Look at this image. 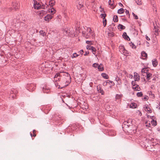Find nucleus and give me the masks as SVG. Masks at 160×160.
Masks as SVG:
<instances>
[{"label":"nucleus","instance_id":"f257e3e1","mask_svg":"<svg viewBox=\"0 0 160 160\" xmlns=\"http://www.w3.org/2000/svg\"><path fill=\"white\" fill-rule=\"evenodd\" d=\"M63 76L64 77L62 79L63 82L65 83H67L68 84H65L63 87H66L71 82V78L70 75L68 73L65 72V74Z\"/></svg>","mask_w":160,"mask_h":160},{"label":"nucleus","instance_id":"f03ea898","mask_svg":"<svg viewBox=\"0 0 160 160\" xmlns=\"http://www.w3.org/2000/svg\"><path fill=\"white\" fill-rule=\"evenodd\" d=\"M62 75H60V73L59 72H58L55 75L54 78V80L56 81L55 82V84L57 87H58V88H62V87L61 88L59 85H58V83L57 82V81H59L61 79V78L60 77H61Z\"/></svg>","mask_w":160,"mask_h":160},{"label":"nucleus","instance_id":"7ed1b4c3","mask_svg":"<svg viewBox=\"0 0 160 160\" xmlns=\"http://www.w3.org/2000/svg\"><path fill=\"white\" fill-rule=\"evenodd\" d=\"M48 5L47 4L46 6H45V5H44L43 4H42V5L39 3H38L36 2V3H34V7L35 9H39L41 8H43L44 9H46V8L48 7Z\"/></svg>","mask_w":160,"mask_h":160},{"label":"nucleus","instance_id":"20e7f679","mask_svg":"<svg viewBox=\"0 0 160 160\" xmlns=\"http://www.w3.org/2000/svg\"><path fill=\"white\" fill-rule=\"evenodd\" d=\"M18 92L17 90L16 89H13L10 92L9 98L13 99L16 96V94Z\"/></svg>","mask_w":160,"mask_h":160},{"label":"nucleus","instance_id":"39448f33","mask_svg":"<svg viewBox=\"0 0 160 160\" xmlns=\"http://www.w3.org/2000/svg\"><path fill=\"white\" fill-rule=\"evenodd\" d=\"M36 88L35 84L30 83L28 84L27 86V89L30 91L32 92L34 91Z\"/></svg>","mask_w":160,"mask_h":160},{"label":"nucleus","instance_id":"423d86ee","mask_svg":"<svg viewBox=\"0 0 160 160\" xmlns=\"http://www.w3.org/2000/svg\"><path fill=\"white\" fill-rule=\"evenodd\" d=\"M153 31L154 32V34L156 36L158 35L159 34L158 27L157 26V25H155L154 23H153Z\"/></svg>","mask_w":160,"mask_h":160},{"label":"nucleus","instance_id":"0eeeda50","mask_svg":"<svg viewBox=\"0 0 160 160\" xmlns=\"http://www.w3.org/2000/svg\"><path fill=\"white\" fill-rule=\"evenodd\" d=\"M52 18V15L48 14L44 17V20L48 22L51 20Z\"/></svg>","mask_w":160,"mask_h":160},{"label":"nucleus","instance_id":"6e6552de","mask_svg":"<svg viewBox=\"0 0 160 160\" xmlns=\"http://www.w3.org/2000/svg\"><path fill=\"white\" fill-rule=\"evenodd\" d=\"M97 89L98 92L101 93L102 95H103L104 94V91L100 86H97Z\"/></svg>","mask_w":160,"mask_h":160},{"label":"nucleus","instance_id":"1a4fd4ad","mask_svg":"<svg viewBox=\"0 0 160 160\" xmlns=\"http://www.w3.org/2000/svg\"><path fill=\"white\" fill-rule=\"evenodd\" d=\"M134 78L135 81H138L140 80L139 75L137 73H134Z\"/></svg>","mask_w":160,"mask_h":160},{"label":"nucleus","instance_id":"9d476101","mask_svg":"<svg viewBox=\"0 0 160 160\" xmlns=\"http://www.w3.org/2000/svg\"><path fill=\"white\" fill-rule=\"evenodd\" d=\"M141 54L142 56L143 57V59H145L147 58L148 55L145 52L142 51L141 52Z\"/></svg>","mask_w":160,"mask_h":160},{"label":"nucleus","instance_id":"9b49d317","mask_svg":"<svg viewBox=\"0 0 160 160\" xmlns=\"http://www.w3.org/2000/svg\"><path fill=\"white\" fill-rule=\"evenodd\" d=\"M152 62L153 66L154 67H156L158 65V62L156 59H154L152 60Z\"/></svg>","mask_w":160,"mask_h":160},{"label":"nucleus","instance_id":"f8f14e48","mask_svg":"<svg viewBox=\"0 0 160 160\" xmlns=\"http://www.w3.org/2000/svg\"><path fill=\"white\" fill-rule=\"evenodd\" d=\"M43 92L44 93H48L50 91L49 88H47L46 87H43L42 89Z\"/></svg>","mask_w":160,"mask_h":160},{"label":"nucleus","instance_id":"ddd939ff","mask_svg":"<svg viewBox=\"0 0 160 160\" xmlns=\"http://www.w3.org/2000/svg\"><path fill=\"white\" fill-rule=\"evenodd\" d=\"M55 1L54 0H51L49 3V5L51 7H52L55 4Z\"/></svg>","mask_w":160,"mask_h":160},{"label":"nucleus","instance_id":"4468645a","mask_svg":"<svg viewBox=\"0 0 160 160\" xmlns=\"http://www.w3.org/2000/svg\"><path fill=\"white\" fill-rule=\"evenodd\" d=\"M132 120L131 119L128 120V121H125L124 122V125H126L128 127H129L130 126V124L131 123Z\"/></svg>","mask_w":160,"mask_h":160},{"label":"nucleus","instance_id":"2eb2a0df","mask_svg":"<svg viewBox=\"0 0 160 160\" xmlns=\"http://www.w3.org/2000/svg\"><path fill=\"white\" fill-rule=\"evenodd\" d=\"M13 6L15 9L17 10L18 8L19 4L18 3H13Z\"/></svg>","mask_w":160,"mask_h":160},{"label":"nucleus","instance_id":"dca6fc26","mask_svg":"<svg viewBox=\"0 0 160 160\" xmlns=\"http://www.w3.org/2000/svg\"><path fill=\"white\" fill-rule=\"evenodd\" d=\"M145 110L148 112L149 113L152 112V110L151 108L148 107V105H145Z\"/></svg>","mask_w":160,"mask_h":160},{"label":"nucleus","instance_id":"f3484780","mask_svg":"<svg viewBox=\"0 0 160 160\" xmlns=\"http://www.w3.org/2000/svg\"><path fill=\"white\" fill-rule=\"evenodd\" d=\"M124 12V10L123 8H121L118 10V14H122Z\"/></svg>","mask_w":160,"mask_h":160},{"label":"nucleus","instance_id":"a211bd4d","mask_svg":"<svg viewBox=\"0 0 160 160\" xmlns=\"http://www.w3.org/2000/svg\"><path fill=\"white\" fill-rule=\"evenodd\" d=\"M101 75L102 77L104 78L107 79L108 78V74L105 73H102L101 74Z\"/></svg>","mask_w":160,"mask_h":160},{"label":"nucleus","instance_id":"6ab92c4d","mask_svg":"<svg viewBox=\"0 0 160 160\" xmlns=\"http://www.w3.org/2000/svg\"><path fill=\"white\" fill-rule=\"evenodd\" d=\"M137 106V104L135 103H132L130 105V108H136Z\"/></svg>","mask_w":160,"mask_h":160},{"label":"nucleus","instance_id":"aec40b11","mask_svg":"<svg viewBox=\"0 0 160 160\" xmlns=\"http://www.w3.org/2000/svg\"><path fill=\"white\" fill-rule=\"evenodd\" d=\"M118 29H121L122 30L124 29L125 28V26L119 24L118 26Z\"/></svg>","mask_w":160,"mask_h":160},{"label":"nucleus","instance_id":"412c9836","mask_svg":"<svg viewBox=\"0 0 160 160\" xmlns=\"http://www.w3.org/2000/svg\"><path fill=\"white\" fill-rule=\"evenodd\" d=\"M133 89H134L135 91H139L140 90V88L139 87V85H136V86L134 87H133Z\"/></svg>","mask_w":160,"mask_h":160},{"label":"nucleus","instance_id":"4be33fe9","mask_svg":"<svg viewBox=\"0 0 160 160\" xmlns=\"http://www.w3.org/2000/svg\"><path fill=\"white\" fill-rule=\"evenodd\" d=\"M76 2L78 3L79 6H77L78 8H81V7L83 6L82 4V2H78V0H77Z\"/></svg>","mask_w":160,"mask_h":160},{"label":"nucleus","instance_id":"5701e85b","mask_svg":"<svg viewBox=\"0 0 160 160\" xmlns=\"http://www.w3.org/2000/svg\"><path fill=\"white\" fill-rule=\"evenodd\" d=\"M82 32L83 35L84 37H85L86 38H89L90 34H89L88 33L86 34V33H84V32Z\"/></svg>","mask_w":160,"mask_h":160},{"label":"nucleus","instance_id":"b1692460","mask_svg":"<svg viewBox=\"0 0 160 160\" xmlns=\"http://www.w3.org/2000/svg\"><path fill=\"white\" fill-rule=\"evenodd\" d=\"M122 97V94H117L116 95L115 99H120Z\"/></svg>","mask_w":160,"mask_h":160},{"label":"nucleus","instance_id":"393cba45","mask_svg":"<svg viewBox=\"0 0 160 160\" xmlns=\"http://www.w3.org/2000/svg\"><path fill=\"white\" fill-rule=\"evenodd\" d=\"M147 75V79L148 80H149L150 79V77L152 75V74L150 73H148L147 72H146Z\"/></svg>","mask_w":160,"mask_h":160},{"label":"nucleus","instance_id":"a878e982","mask_svg":"<svg viewBox=\"0 0 160 160\" xmlns=\"http://www.w3.org/2000/svg\"><path fill=\"white\" fill-rule=\"evenodd\" d=\"M91 48V50H92V53L93 54H95L96 53V49L93 46Z\"/></svg>","mask_w":160,"mask_h":160},{"label":"nucleus","instance_id":"bb28decb","mask_svg":"<svg viewBox=\"0 0 160 160\" xmlns=\"http://www.w3.org/2000/svg\"><path fill=\"white\" fill-rule=\"evenodd\" d=\"M101 65H102L101 64L99 65L98 66V68L99 71H102L104 69L103 67L101 66Z\"/></svg>","mask_w":160,"mask_h":160},{"label":"nucleus","instance_id":"cd10ccee","mask_svg":"<svg viewBox=\"0 0 160 160\" xmlns=\"http://www.w3.org/2000/svg\"><path fill=\"white\" fill-rule=\"evenodd\" d=\"M113 21L115 22H117L118 21V17L117 15H114L113 18Z\"/></svg>","mask_w":160,"mask_h":160},{"label":"nucleus","instance_id":"c85d7f7f","mask_svg":"<svg viewBox=\"0 0 160 160\" xmlns=\"http://www.w3.org/2000/svg\"><path fill=\"white\" fill-rule=\"evenodd\" d=\"M148 70H149L148 68H145L142 69L141 71L142 73L144 72L146 73V72H148Z\"/></svg>","mask_w":160,"mask_h":160},{"label":"nucleus","instance_id":"c756f323","mask_svg":"<svg viewBox=\"0 0 160 160\" xmlns=\"http://www.w3.org/2000/svg\"><path fill=\"white\" fill-rule=\"evenodd\" d=\"M87 31L89 34H92L93 33V32L91 28H87Z\"/></svg>","mask_w":160,"mask_h":160},{"label":"nucleus","instance_id":"7c9ffc66","mask_svg":"<svg viewBox=\"0 0 160 160\" xmlns=\"http://www.w3.org/2000/svg\"><path fill=\"white\" fill-rule=\"evenodd\" d=\"M130 46L132 47L133 48H136V47L134 45V44L132 43V42L129 43Z\"/></svg>","mask_w":160,"mask_h":160},{"label":"nucleus","instance_id":"2f4dec72","mask_svg":"<svg viewBox=\"0 0 160 160\" xmlns=\"http://www.w3.org/2000/svg\"><path fill=\"white\" fill-rule=\"evenodd\" d=\"M152 124L154 126H155L157 125V122L156 121H155L154 119H152V120L151 122Z\"/></svg>","mask_w":160,"mask_h":160},{"label":"nucleus","instance_id":"473e14b6","mask_svg":"<svg viewBox=\"0 0 160 160\" xmlns=\"http://www.w3.org/2000/svg\"><path fill=\"white\" fill-rule=\"evenodd\" d=\"M135 1L138 5H141L142 4L141 0H135Z\"/></svg>","mask_w":160,"mask_h":160},{"label":"nucleus","instance_id":"72a5a7b5","mask_svg":"<svg viewBox=\"0 0 160 160\" xmlns=\"http://www.w3.org/2000/svg\"><path fill=\"white\" fill-rule=\"evenodd\" d=\"M115 80L117 82H118L119 84L121 83V80L120 79V78L118 77V76H117V77L115 78Z\"/></svg>","mask_w":160,"mask_h":160},{"label":"nucleus","instance_id":"f704fd0d","mask_svg":"<svg viewBox=\"0 0 160 160\" xmlns=\"http://www.w3.org/2000/svg\"><path fill=\"white\" fill-rule=\"evenodd\" d=\"M142 95L143 94L141 92H138L137 94V95L138 97H141Z\"/></svg>","mask_w":160,"mask_h":160},{"label":"nucleus","instance_id":"c9c22d12","mask_svg":"<svg viewBox=\"0 0 160 160\" xmlns=\"http://www.w3.org/2000/svg\"><path fill=\"white\" fill-rule=\"evenodd\" d=\"M107 82H108L109 84H111V85L113 86L114 85V83L113 81H110L109 80H107Z\"/></svg>","mask_w":160,"mask_h":160},{"label":"nucleus","instance_id":"e433bc0d","mask_svg":"<svg viewBox=\"0 0 160 160\" xmlns=\"http://www.w3.org/2000/svg\"><path fill=\"white\" fill-rule=\"evenodd\" d=\"M107 24V20L106 19H105L104 20L103 19V25L104 27L106 26Z\"/></svg>","mask_w":160,"mask_h":160},{"label":"nucleus","instance_id":"4c0bfd02","mask_svg":"<svg viewBox=\"0 0 160 160\" xmlns=\"http://www.w3.org/2000/svg\"><path fill=\"white\" fill-rule=\"evenodd\" d=\"M100 16L101 17V18H103V20L105 19V17L106 16V14H101Z\"/></svg>","mask_w":160,"mask_h":160},{"label":"nucleus","instance_id":"58836bf2","mask_svg":"<svg viewBox=\"0 0 160 160\" xmlns=\"http://www.w3.org/2000/svg\"><path fill=\"white\" fill-rule=\"evenodd\" d=\"M99 65L98 63H95L92 64V66L95 68H98Z\"/></svg>","mask_w":160,"mask_h":160},{"label":"nucleus","instance_id":"ea45409f","mask_svg":"<svg viewBox=\"0 0 160 160\" xmlns=\"http://www.w3.org/2000/svg\"><path fill=\"white\" fill-rule=\"evenodd\" d=\"M51 10L50 11V12L51 13H52V14H53L54 13H55V10L53 8H52L51 9ZM50 12V11H49Z\"/></svg>","mask_w":160,"mask_h":160},{"label":"nucleus","instance_id":"a19ab883","mask_svg":"<svg viewBox=\"0 0 160 160\" xmlns=\"http://www.w3.org/2000/svg\"><path fill=\"white\" fill-rule=\"evenodd\" d=\"M132 15L134 17V18L135 19H138V17L137 15H136L134 13H132Z\"/></svg>","mask_w":160,"mask_h":160},{"label":"nucleus","instance_id":"79ce46f5","mask_svg":"<svg viewBox=\"0 0 160 160\" xmlns=\"http://www.w3.org/2000/svg\"><path fill=\"white\" fill-rule=\"evenodd\" d=\"M78 56V55L76 53H74L73 54V56H72V58H75Z\"/></svg>","mask_w":160,"mask_h":160},{"label":"nucleus","instance_id":"37998d69","mask_svg":"<svg viewBox=\"0 0 160 160\" xmlns=\"http://www.w3.org/2000/svg\"><path fill=\"white\" fill-rule=\"evenodd\" d=\"M127 35V33L126 32H124L122 34V37L123 38H125V37H126Z\"/></svg>","mask_w":160,"mask_h":160},{"label":"nucleus","instance_id":"c03bdc74","mask_svg":"<svg viewBox=\"0 0 160 160\" xmlns=\"http://www.w3.org/2000/svg\"><path fill=\"white\" fill-rule=\"evenodd\" d=\"M132 84L133 86V87H134V86H136V85H137V84H136L135 83V82L133 81H132Z\"/></svg>","mask_w":160,"mask_h":160},{"label":"nucleus","instance_id":"a18cd8bd","mask_svg":"<svg viewBox=\"0 0 160 160\" xmlns=\"http://www.w3.org/2000/svg\"><path fill=\"white\" fill-rule=\"evenodd\" d=\"M125 12H126V14L128 16V17H130V14L129 13V11L127 10H126V11H125Z\"/></svg>","mask_w":160,"mask_h":160},{"label":"nucleus","instance_id":"49530a36","mask_svg":"<svg viewBox=\"0 0 160 160\" xmlns=\"http://www.w3.org/2000/svg\"><path fill=\"white\" fill-rule=\"evenodd\" d=\"M124 39L128 41H130V40L129 37L127 35L126 36V37H125V38Z\"/></svg>","mask_w":160,"mask_h":160},{"label":"nucleus","instance_id":"de8ad7c7","mask_svg":"<svg viewBox=\"0 0 160 160\" xmlns=\"http://www.w3.org/2000/svg\"><path fill=\"white\" fill-rule=\"evenodd\" d=\"M92 47V46L87 45V46L86 47H87V49H88V50H91L90 47Z\"/></svg>","mask_w":160,"mask_h":160},{"label":"nucleus","instance_id":"09e8293b","mask_svg":"<svg viewBox=\"0 0 160 160\" xmlns=\"http://www.w3.org/2000/svg\"><path fill=\"white\" fill-rule=\"evenodd\" d=\"M35 132H36V130H33V136L34 137H35L36 136V135L35 134Z\"/></svg>","mask_w":160,"mask_h":160},{"label":"nucleus","instance_id":"8fccbe9b","mask_svg":"<svg viewBox=\"0 0 160 160\" xmlns=\"http://www.w3.org/2000/svg\"><path fill=\"white\" fill-rule=\"evenodd\" d=\"M145 38H146V39H147V40H148V41L150 40V38L147 35H146Z\"/></svg>","mask_w":160,"mask_h":160},{"label":"nucleus","instance_id":"3c124183","mask_svg":"<svg viewBox=\"0 0 160 160\" xmlns=\"http://www.w3.org/2000/svg\"><path fill=\"white\" fill-rule=\"evenodd\" d=\"M148 97L147 96H145L143 98V100H148Z\"/></svg>","mask_w":160,"mask_h":160},{"label":"nucleus","instance_id":"603ef678","mask_svg":"<svg viewBox=\"0 0 160 160\" xmlns=\"http://www.w3.org/2000/svg\"><path fill=\"white\" fill-rule=\"evenodd\" d=\"M111 0H109L108 1V3L109 5H113V3H111Z\"/></svg>","mask_w":160,"mask_h":160},{"label":"nucleus","instance_id":"864d4df0","mask_svg":"<svg viewBox=\"0 0 160 160\" xmlns=\"http://www.w3.org/2000/svg\"><path fill=\"white\" fill-rule=\"evenodd\" d=\"M39 33L41 34H43L44 32L43 31H40Z\"/></svg>","mask_w":160,"mask_h":160},{"label":"nucleus","instance_id":"5fc2aeb1","mask_svg":"<svg viewBox=\"0 0 160 160\" xmlns=\"http://www.w3.org/2000/svg\"><path fill=\"white\" fill-rule=\"evenodd\" d=\"M91 42V41H86V43L87 44H90Z\"/></svg>","mask_w":160,"mask_h":160},{"label":"nucleus","instance_id":"6e6d98bb","mask_svg":"<svg viewBox=\"0 0 160 160\" xmlns=\"http://www.w3.org/2000/svg\"><path fill=\"white\" fill-rule=\"evenodd\" d=\"M89 54V52H86L85 54H84V56H86L87 55H88V54Z\"/></svg>","mask_w":160,"mask_h":160},{"label":"nucleus","instance_id":"4d7b16f0","mask_svg":"<svg viewBox=\"0 0 160 160\" xmlns=\"http://www.w3.org/2000/svg\"><path fill=\"white\" fill-rule=\"evenodd\" d=\"M83 50H81L80 51V53L81 54H82L83 53Z\"/></svg>","mask_w":160,"mask_h":160},{"label":"nucleus","instance_id":"13d9d810","mask_svg":"<svg viewBox=\"0 0 160 160\" xmlns=\"http://www.w3.org/2000/svg\"><path fill=\"white\" fill-rule=\"evenodd\" d=\"M108 83V82H104L103 83V85L105 86L107 84V83Z\"/></svg>","mask_w":160,"mask_h":160},{"label":"nucleus","instance_id":"bf43d9fd","mask_svg":"<svg viewBox=\"0 0 160 160\" xmlns=\"http://www.w3.org/2000/svg\"><path fill=\"white\" fill-rule=\"evenodd\" d=\"M119 5L121 7L123 6V5L120 2L119 3Z\"/></svg>","mask_w":160,"mask_h":160},{"label":"nucleus","instance_id":"052dcab7","mask_svg":"<svg viewBox=\"0 0 160 160\" xmlns=\"http://www.w3.org/2000/svg\"><path fill=\"white\" fill-rule=\"evenodd\" d=\"M129 76H130L129 77H131V78H132V77H133V76L131 74V75L130 74Z\"/></svg>","mask_w":160,"mask_h":160},{"label":"nucleus","instance_id":"680f3d73","mask_svg":"<svg viewBox=\"0 0 160 160\" xmlns=\"http://www.w3.org/2000/svg\"><path fill=\"white\" fill-rule=\"evenodd\" d=\"M109 35L110 36H112V35H113L111 33H109Z\"/></svg>","mask_w":160,"mask_h":160},{"label":"nucleus","instance_id":"e2e57ef3","mask_svg":"<svg viewBox=\"0 0 160 160\" xmlns=\"http://www.w3.org/2000/svg\"><path fill=\"white\" fill-rule=\"evenodd\" d=\"M30 135H31V137H32L33 135L32 134V133H30Z\"/></svg>","mask_w":160,"mask_h":160},{"label":"nucleus","instance_id":"0e129e2a","mask_svg":"<svg viewBox=\"0 0 160 160\" xmlns=\"http://www.w3.org/2000/svg\"><path fill=\"white\" fill-rule=\"evenodd\" d=\"M23 21H25V19H24L23 20H22Z\"/></svg>","mask_w":160,"mask_h":160},{"label":"nucleus","instance_id":"69168bd1","mask_svg":"<svg viewBox=\"0 0 160 160\" xmlns=\"http://www.w3.org/2000/svg\"><path fill=\"white\" fill-rule=\"evenodd\" d=\"M93 33H92V36H93Z\"/></svg>","mask_w":160,"mask_h":160},{"label":"nucleus","instance_id":"338daca9","mask_svg":"<svg viewBox=\"0 0 160 160\" xmlns=\"http://www.w3.org/2000/svg\"><path fill=\"white\" fill-rule=\"evenodd\" d=\"M42 12H45V11H43H43H42Z\"/></svg>","mask_w":160,"mask_h":160},{"label":"nucleus","instance_id":"774afa93","mask_svg":"<svg viewBox=\"0 0 160 160\" xmlns=\"http://www.w3.org/2000/svg\"><path fill=\"white\" fill-rule=\"evenodd\" d=\"M90 86L91 87V84H90Z\"/></svg>","mask_w":160,"mask_h":160}]
</instances>
